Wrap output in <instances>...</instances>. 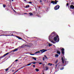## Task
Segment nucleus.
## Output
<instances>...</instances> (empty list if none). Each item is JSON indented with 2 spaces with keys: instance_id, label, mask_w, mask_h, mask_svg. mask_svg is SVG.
<instances>
[{
  "instance_id": "obj_1",
  "label": "nucleus",
  "mask_w": 74,
  "mask_h": 74,
  "mask_svg": "<svg viewBox=\"0 0 74 74\" xmlns=\"http://www.w3.org/2000/svg\"><path fill=\"white\" fill-rule=\"evenodd\" d=\"M51 36H52V38H53V40L55 41H57V38H58V41L57 42H59V36L58 35H56V32H53L51 34Z\"/></svg>"
},
{
  "instance_id": "obj_2",
  "label": "nucleus",
  "mask_w": 74,
  "mask_h": 74,
  "mask_svg": "<svg viewBox=\"0 0 74 74\" xmlns=\"http://www.w3.org/2000/svg\"><path fill=\"white\" fill-rule=\"evenodd\" d=\"M40 51L41 53H44V52H46V51H47V50L45 49H43L42 50H40Z\"/></svg>"
},
{
  "instance_id": "obj_3",
  "label": "nucleus",
  "mask_w": 74,
  "mask_h": 74,
  "mask_svg": "<svg viewBox=\"0 0 74 74\" xmlns=\"http://www.w3.org/2000/svg\"><path fill=\"white\" fill-rule=\"evenodd\" d=\"M59 7H60L59 5H57L54 7V9L55 10H58L59 8Z\"/></svg>"
},
{
  "instance_id": "obj_4",
  "label": "nucleus",
  "mask_w": 74,
  "mask_h": 74,
  "mask_svg": "<svg viewBox=\"0 0 74 74\" xmlns=\"http://www.w3.org/2000/svg\"><path fill=\"white\" fill-rule=\"evenodd\" d=\"M59 1H52L51 2V3H52L53 4H57V2H58Z\"/></svg>"
},
{
  "instance_id": "obj_5",
  "label": "nucleus",
  "mask_w": 74,
  "mask_h": 74,
  "mask_svg": "<svg viewBox=\"0 0 74 74\" xmlns=\"http://www.w3.org/2000/svg\"><path fill=\"white\" fill-rule=\"evenodd\" d=\"M61 51H62V54H63V55H64V48H62V49H61Z\"/></svg>"
},
{
  "instance_id": "obj_6",
  "label": "nucleus",
  "mask_w": 74,
  "mask_h": 74,
  "mask_svg": "<svg viewBox=\"0 0 74 74\" xmlns=\"http://www.w3.org/2000/svg\"><path fill=\"white\" fill-rule=\"evenodd\" d=\"M70 8L71 10V9H74V6L73 5H71L70 6Z\"/></svg>"
},
{
  "instance_id": "obj_7",
  "label": "nucleus",
  "mask_w": 74,
  "mask_h": 74,
  "mask_svg": "<svg viewBox=\"0 0 74 74\" xmlns=\"http://www.w3.org/2000/svg\"><path fill=\"white\" fill-rule=\"evenodd\" d=\"M18 48H16L12 50V52H16V51H18Z\"/></svg>"
},
{
  "instance_id": "obj_8",
  "label": "nucleus",
  "mask_w": 74,
  "mask_h": 74,
  "mask_svg": "<svg viewBox=\"0 0 74 74\" xmlns=\"http://www.w3.org/2000/svg\"><path fill=\"white\" fill-rule=\"evenodd\" d=\"M65 65H64V66H65L66 65H67V64H69V62L67 61H65Z\"/></svg>"
},
{
  "instance_id": "obj_9",
  "label": "nucleus",
  "mask_w": 74,
  "mask_h": 74,
  "mask_svg": "<svg viewBox=\"0 0 74 74\" xmlns=\"http://www.w3.org/2000/svg\"><path fill=\"white\" fill-rule=\"evenodd\" d=\"M57 53L59 54V55H60V51L59 50H57Z\"/></svg>"
},
{
  "instance_id": "obj_10",
  "label": "nucleus",
  "mask_w": 74,
  "mask_h": 74,
  "mask_svg": "<svg viewBox=\"0 0 74 74\" xmlns=\"http://www.w3.org/2000/svg\"><path fill=\"white\" fill-rule=\"evenodd\" d=\"M61 60H62V62L63 64H64V59H63V57H62Z\"/></svg>"
},
{
  "instance_id": "obj_11",
  "label": "nucleus",
  "mask_w": 74,
  "mask_h": 74,
  "mask_svg": "<svg viewBox=\"0 0 74 74\" xmlns=\"http://www.w3.org/2000/svg\"><path fill=\"white\" fill-rule=\"evenodd\" d=\"M10 53H7L5 54H4L3 56V57H5V56H6V55H7L8 54H9Z\"/></svg>"
},
{
  "instance_id": "obj_12",
  "label": "nucleus",
  "mask_w": 74,
  "mask_h": 74,
  "mask_svg": "<svg viewBox=\"0 0 74 74\" xmlns=\"http://www.w3.org/2000/svg\"><path fill=\"white\" fill-rule=\"evenodd\" d=\"M29 14L30 16H33L34 15L33 14L32 12L29 13Z\"/></svg>"
},
{
  "instance_id": "obj_13",
  "label": "nucleus",
  "mask_w": 74,
  "mask_h": 74,
  "mask_svg": "<svg viewBox=\"0 0 74 74\" xmlns=\"http://www.w3.org/2000/svg\"><path fill=\"white\" fill-rule=\"evenodd\" d=\"M1 36H9V35H5V34H1Z\"/></svg>"
},
{
  "instance_id": "obj_14",
  "label": "nucleus",
  "mask_w": 74,
  "mask_h": 74,
  "mask_svg": "<svg viewBox=\"0 0 74 74\" xmlns=\"http://www.w3.org/2000/svg\"><path fill=\"white\" fill-rule=\"evenodd\" d=\"M16 37H17V38H18L19 39V40H21V39H22V38H20V37L18 36H16Z\"/></svg>"
},
{
  "instance_id": "obj_15",
  "label": "nucleus",
  "mask_w": 74,
  "mask_h": 74,
  "mask_svg": "<svg viewBox=\"0 0 74 74\" xmlns=\"http://www.w3.org/2000/svg\"><path fill=\"white\" fill-rule=\"evenodd\" d=\"M32 59L35 60H36L37 59V58L36 57H32Z\"/></svg>"
},
{
  "instance_id": "obj_16",
  "label": "nucleus",
  "mask_w": 74,
  "mask_h": 74,
  "mask_svg": "<svg viewBox=\"0 0 74 74\" xmlns=\"http://www.w3.org/2000/svg\"><path fill=\"white\" fill-rule=\"evenodd\" d=\"M32 64V63H30L29 64H28L26 65V66H30L31 64Z\"/></svg>"
},
{
  "instance_id": "obj_17",
  "label": "nucleus",
  "mask_w": 74,
  "mask_h": 74,
  "mask_svg": "<svg viewBox=\"0 0 74 74\" xmlns=\"http://www.w3.org/2000/svg\"><path fill=\"white\" fill-rule=\"evenodd\" d=\"M55 56V57H58V56H59V55L58 54H56Z\"/></svg>"
},
{
  "instance_id": "obj_18",
  "label": "nucleus",
  "mask_w": 74,
  "mask_h": 74,
  "mask_svg": "<svg viewBox=\"0 0 74 74\" xmlns=\"http://www.w3.org/2000/svg\"><path fill=\"white\" fill-rule=\"evenodd\" d=\"M46 68V70H48V69H49V68L48 66H46L45 67Z\"/></svg>"
},
{
  "instance_id": "obj_19",
  "label": "nucleus",
  "mask_w": 74,
  "mask_h": 74,
  "mask_svg": "<svg viewBox=\"0 0 74 74\" xmlns=\"http://www.w3.org/2000/svg\"><path fill=\"white\" fill-rule=\"evenodd\" d=\"M36 71H39V70L38 69L36 68Z\"/></svg>"
},
{
  "instance_id": "obj_20",
  "label": "nucleus",
  "mask_w": 74,
  "mask_h": 74,
  "mask_svg": "<svg viewBox=\"0 0 74 74\" xmlns=\"http://www.w3.org/2000/svg\"><path fill=\"white\" fill-rule=\"evenodd\" d=\"M9 36H14L13 34H11L9 35Z\"/></svg>"
},
{
  "instance_id": "obj_21",
  "label": "nucleus",
  "mask_w": 74,
  "mask_h": 74,
  "mask_svg": "<svg viewBox=\"0 0 74 74\" xmlns=\"http://www.w3.org/2000/svg\"><path fill=\"white\" fill-rule=\"evenodd\" d=\"M63 69H64V67H63L60 68V70H63Z\"/></svg>"
},
{
  "instance_id": "obj_22",
  "label": "nucleus",
  "mask_w": 74,
  "mask_h": 74,
  "mask_svg": "<svg viewBox=\"0 0 74 74\" xmlns=\"http://www.w3.org/2000/svg\"><path fill=\"white\" fill-rule=\"evenodd\" d=\"M44 57H45V58L46 59H48V57H47V56L45 55L44 56Z\"/></svg>"
},
{
  "instance_id": "obj_23",
  "label": "nucleus",
  "mask_w": 74,
  "mask_h": 74,
  "mask_svg": "<svg viewBox=\"0 0 74 74\" xmlns=\"http://www.w3.org/2000/svg\"><path fill=\"white\" fill-rule=\"evenodd\" d=\"M3 7H4V8H5V7H6V5L5 4H3Z\"/></svg>"
},
{
  "instance_id": "obj_24",
  "label": "nucleus",
  "mask_w": 74,
  "mask_h": 74,
  "mask_svg": "<svg viewBox=\"0 0 74 74\" xmlns=\"http://www.w3.org/2000/svg\"><path fill=\"white\" fill-rule=\"evenodd\" d=\"M51 37V36H50V37H49V40H50V41H51V40H52V39H51V38H50Z\"/></svg>"
},
{
  "instance_id": "obj_25",
  "label": "nucleus",
  "mask_w": 74,
  "mask_h": 74,
  "mask_svg": "<svg viewBox=\"0 0 74 74\" xmlns=\"http://www.w3.org/2000/svg\"><path fill=\"white\" fill-rule=\"evenodd\" d=\"M58 60H57L55 62V63L56 64V63H58Z\"/></svg>"
},
{
  "instance_id": "obj_26",
  "label": "nucleus",
  "mask_w": 74,
  "mask_h": 74,
  "mask_svg": "<svg viewBox=\"0 0 74 74\" xmlns=\"http://www.w3.org/2000/svg\"><path fill=\"white\" fill-rule=\"evenodd\" d=\"M29 5H28L27 6H26L25 8H28V7L29 8Z\"/></svg>"
},
{
  "instance_id": "obj_27",
  "label": "nucleus",
  "mask_w": 74,
  "mask_h": 74,
  "mask_svg": "<svg viewBox=\"0 0 74 74\" xmlns=\"http://www.w3.org/2000/svg\"><path fill=\"white\" fill-rule=\"evenodd\" d=\"M3 34V31H2L0 33V35H1V34Z\"/></svg>"
},
{
  "instance_id": "obj_28",
  "label": "nucleus",
  "mask_w": 74,
  "mask_h": 74,
  "mask_svg": "<svg viewBox=\"0 0 74 74\" xmlns=\"http://www.w3.org/2000/svg\"><path fill=\"white\" fill-rule=\"evenodd\" d=\"M51 46H52V45H51V44L49 43V47H51Z\"/></svg>"
},
{
  "instance_id": "obj_29",
  "label": "nucleus",
  "mask_w": 74,
  "mask_h": 74,
  "mask_svg": "<svg viewBox=\"0 0 74 74\" xmlns=\"http://www.w3.org/2000/svg\"><path fill=\"white\" fill-rule=\"evenodd\" d=\"M12 64L9 67L10 68H11V67H12Z\"/></svg>"
},
{
  "instance_id": "obj_30",
  "label": "nucleus",
  "mask_w": 74,
  "mask_h": 74,
  "mask_svg": "<svg viewBox=\"0 0 74 74\" xmlns=\"http://www.w3.org/2000/svg\"><path fill=\"white\" fill-rule=\"evenodd\" d=\"M8 68H7L5 69V71H8Z\"/></svg>"
},
{
  "instance_id": "obj_31",
  "label": "nucleus",
  "mask_w": 74,
  "mask_h": 74,
  "mask_svg": "<svg viewBox=\"0 0 74 74\" xmlns=\"http://www.w3.org/2000/svg\"><path fill=\"white\" fill-rule=\"evenodd\" d=\"M23 14H27V15H28V14L27 13H23Z\"/></svg>"
},
{
  "instance_id": "obj_32",
  "label": "nucleus",
  "mask_w": 74,
  "mask_h": 74,
  "mask_svg": "<svg viewBox=\"0 0 74 74\" xmlns=\"http://www.w3.org/2000/svg\"><path fill=\"white\" fill-rule=\"evenodd\" d=\"M31 63H33V64H36V62H32Z\"/></svg>"
},
{
  "instance_id": "obj_33",
  "label": "nucleus",
  "mask_w": 74,
  "mask_h": 74,
  "mask_svg": "<svg viewBox=\"0 0 74 74\" xmlns=\"http://www.w3.org/2000/svg\"><path fill=\"white\" fill-rule=\"evenodd\" d=\"M69 4L68 3H67L66 4V6H68V5H69Z\"/></svg>"
},
{
  "instance_id": "obj_34",
  "label": "nucleus",
  "mask_w": 74,
  "mask_h": 74,
  "mask_svg": "<svg viewBox=\"0 0 74 74\" xmlns=\"http://www.w3.org/2000/svg\"><path fill=\"white\" fill-rule=\"evenodd\" d=\"M30 55H34V54L30 53Z\"/></svg>"
},
{
  "instance_id": "obj_35",
  "label": "nucleus",
  "mask_w": 74,
  "mask_h": 74,
  "mask_svg": "<svg viewBox=\"0 0 74 74\" xmlns=\"http://www.w3.org/2000/svg\"><path fill=\"white\" fill-rule=\"evenodd\" d=\"M3 58V56H0V59H1V58Z\"/></svg>"
},
{
  "instance_id": "obj_36",
  "label": "nucleus",
  "mask_w": 74,
  "mask_h": 74,
  "mask_svg": "<svg viewBox=\"0 0 74 74\" xmlns=\"http://www.w3.org/2000/svg\"><path fill=\"white\" fill-rule=\"evenodd\" d=\"M38 53V51H37L35 53V54H36V53Z\"/></svg>"
},
{
  "instance_id": "obj_37",
  "label": "nucleus",
  "mask_w": 74,
  "mask_h": 74,
  "mask_svg": "<svg viewBox=\"0 0 74 74\" xmlns=\"http://www.w3.org/2000/svg\"><path fill=\"white\" fill-rule=\"evenodd\" d=\"M45 58L43 57V60H45Z\"/></svg>"
},
{
  "instance_id": "obj_38",
  "label": "nucleus",
  "mask_w": 74,
  "mask_h": 74,
  "mask_svg": "<svg viewBox=\"0 0 74 74\" xmlns=\"http://www.w3.org/2000/svg\"><path fill=\"white\" fill-rule=\"evenodd\" d=\"M17 61H18V60H16L14 62H16Z\"/></svg>"
},
{
  "instance_id": "obj_39",
  "label": "nucleus",
  "mask_w": 74,
  "mask_h": 74,
  "mask_svg": "<svg viewBox=\"0 0 74 74\" xmlns=\"http://www.w3.org/2000/svg\"><path fill=\"white\" fill-rule=\"evenodd\" d=\"M33 67H36V66H35V65H33Z\"/></svg>"
},
{
  "instance_id": "obj_40",
  "label": "nucleus",
  "mask_w": 74,
  "mask_h": 74,
  "mask_svg": "<svg viewBox=\"0 0 74 74\" xmlns=\"http://www.w3.org/2000/svg\"><path fill=\"white\" fill-rule=\"evenodd\" d=\"M25 46H27V47H29V46H28L27 45H25Z\"/></svg>"
},
{
  "instance_id": "obj_41",
  "label": "nucleus",
  "mask_w": 74,
  "mask_h": 74,
  "mask_svg": "<svg viewBox=\"0 0 74 74\" xmlns=\"http://www.w3.org/2000/svg\"><path fill=\"white\" fill-rule=\"evenodd\" d=\"M29 3L30 4H31V3H32V2H29Z\"/></svg>"
},
{
  "instance_id": "obj_42",
  "label": "nucleus",
  "mask_w": 74,
  "mask_h": 74,
  "mask_svg": "<svg viewBox=\"0 0 74 74\" xmlns=\"http://www.w3.org/2000/svg\"><path fill=\"white\" fill-rule=\"evenodd\" d=\"M74 4V2H72L71 3V4Z\"/></svg>"
},
{
  "instance_id": "obj_43",
  "label": "nucleus",
  "mask_w": 74,
  "mask_h": 74,
  "mask_svg": "<svg viewBox=\"0 0 74 74\" xmlns=\"http://www.w3.org/2000/svg\"><path fill=\"white\" fill-rule=\"evenodd\" d=\"M39 64H42V63L40 62L39 63Z\"/></svg>"
},
{
  "instance_id": "obj_44",
  "label": "nucleus",
  "mask_w": 74,
  "mask_h": 74,
  "mask_svg": "<svg viewBox=\"0 0 74 74\" xmlns=\"http://www.w3.org/2000/svg\"><path fill=\"white\" fill-rule=\"evenodd\" d=\"M18 71H19V70L18 69V70H17V71H16V72H16H16H18Z\"/></svg>"
},
{
  "instance_id": "obj_45",
  "label": "nucleus",
  "mask_w": 74,
  "mask_h": 74,
  "mask_svg": "<svg viewBox=\"0 0 74 74\" xmlns=\"http://www.w3.org/2000/svg\"><path fill=\"white\" fill-rule=\"evenodd\" d=\"M52 64H50V66H52Z\"/></svg>"
},
{
  "instance_id": "obj_46",
  "label": "nucleus",
  "mask_w": 74,
  "mask_h": 74,
  "mask_svg": "<svg viewBox=\"0 0 74 74\" xmlns=\"http://www.w3.org/2000/svg\"><path fill=\"white\" fill-rule=\"evenodd\" d=\"M50 64H51V63H49L48 64V65H49V66H50Z\"/></svg>"
},
{
  "instance_id": "obj_47",
  "label": "nucleus",
  "mask_w": 74,
  "mask_h": 74,
  "mask_svg": "<svg viewBox=\"0 0 74 74\" xmlns=\"http://www.w3.org/2000/svg\"><path fill=\"white\" fill-rule=\"evenodd\" d=\"M51 42H53V40H51Z\"/></svg>"
},
{
  "instance_id": "obj_48",
  "label": "nucleus",
  "mask_w": 74,
  "mask_h": 74,
  "mask_svg": "<svg viewBox=\"0 0 74 74\" xmlns=\"http://www.w3.org/2000/svg\"><path fill=\"white\" fill-rule=\"evenodd\" d=\"M38 53H40V51H38Z\"/></svg>"
},
{
  "instance_id": "obj_49",
  "label": "nucleus",
  "mask_w": 74,
  "mask_h": 74,
  "mask_svg": "<svg viewBox=\"0 0 74 74\" xmlns=\"http://www.w3.org/2000/svg\"><path fill=\"white\" fill-rule=\"evenodd\" d=\"M20 69H21V68H19V69H18V70H20Z\"/></svg>"
},
{
  "instance_id": "obj_50",
  "label": "nucleus",
  "mask_w": 74,
  "mask_h": 74,
  "mask_svg": "<svg viewBox=\"0 0 74 74\" xmlns=\"http://www.w3.org/2000/svg\"><path fill=\"white\" fill-rule=\"evenodd\" d=\"M10 67H8V69H10Z\"/></svg>"
},
{
  "instance_id": "obj_51",
  "label": "nucleus",
  "mask_w": 74,
  "mask_h": 74,
  "mask_svg": "<svg viewBox=\"0 0 74 74\" xmlns=\"http://www.w3.org/2000/svg\"><path fill=\"white\" fill-rule=\"evenodd\" d=\"M26 65H25V66H23V67H26Z\"/></svg>"
},
{
  "instance_id": "obj_52",
  "label": "nucleus",
  "mask_w": 74,
  "mask_h": 74,
  "mask_svg": "<svg viewBox=\"0 0 74 74\" xmlns=\"http://www.w3.org/2000/svg\"><path fill=\"white\" fill-rule=\"evenodd\" d=\"M53 44H55V42H53Z\"/></svg>"
},
{
  "instance_id": "obj_53",
  "label": "nucleus",
  "mask_w": 74,
  "mask_h": 74,
  "mask_svg": "<svg viewBox=\"0 0 74 74\" xmlns=\"http://www.w3.org/2000/svg\"><path fill=\"white\" fill-rule=\"evenodd\" d=\"M12 71V72H14V70H13Z\"/></svg>"
},
{
  "instance_id": "obj_54",
  "label": "nucleus",
  "mask_w": 74,
  "mask_h": 74,
  "mask_svg": "<svg viewBox=\"0 0 74 74\" xmlns=\"http://www.w3.org/2000/svg\"><path fill=\"white\" fill-rule=\"evenodd\" d=\"M56 67H57V65H56Z\"/></svg>"
},
{
  "instance_id": "obj_55",
  "label": "nucleus",
  "mask_w": 74,
  "mask_h": 74,
  "mask_svg": "<svg viewBox=\"0 0 74 74\" xmlns=\"http://www.w3.org/2000/svg\"><path fill=\"white\" fill-rule=\"evenodd\" d=\"M40 2H42V1L40 0Z\"/></svg>"
},
{
  "instance_id": "obj_56",
  "label": "nucleus",
  "mask_w": 74,
  "mask_h": 74,
  "mask_svg": "<svg viewBox=\"0 0 74 74\" xmlns=\"http://www.w3.org/2000/svg\"><path fill=\"white\" fill-rule=\"evenodd\" d=\"M23 67L21 68V69H23Z\"/></svg>"
},
{
  "instance_id": "obj_57",
  "label": "nucleus",
  "mask_w": 74,
  "mask_h": 74,
  "mask_svg": "<svg viewBox=\"0 0 74 74\" xmlns=\"http://www.w3.org/2000/svg\"><path fill=\"white\" fill-rule=\"evenodd\" d=\"M12 1H14V0H11Z\"/></svg>"
},
{
  "instance_id": "obj_58",
  "label": "nucleus",
  "mask_w": 74,
  "mask_h": 74,
  "mask_svg": "<svg viewBox=\"0 0 74 74\" xmlns=\"http://www.w3.org/2000/svg\"><path fill=\"white\" fill-rule=\"evenodd\" d=\"M56 1H57L56 0H55Z\"/></svg>"
},
{
  "instance_id": "obj_59",
  "label": "nucleus",
  "mask_w": 74,
  "mask_h": 74,
  "mask_svg": "<svg viewBox=\"0 0 74 74\" xmlns=\"http://www.w3.org/2000/svg\"><path fill=\"white\" fill-rule=\"evenodd\" d=\"M2 36L1 34L0 35V36Z\"/></svg>"
},
{
  "instance_id": "obj_60",
  "label": "nucleus",
  "mask_w": 74,
  "mask_h": 74,
  "mask_svg": "<svg viewBox=\"0 0 74 74\" xmlns=\"http://www.w3.org/2000/svg\"><path fill=\"white\" fill-rule=\"evenodd\" d=\"M8 10H7V11H8Z\"/></svg>"
},
{
  "instance_id": "obj_61",
  "label": "nucleus",
  "mask_w": 74,
  "mask_h": 74,
  "mask_svg": "<svg viewBox=\"0 0 74 74\" xmlns=\"http://www.w3.org/2000/svg\"><path fill=\"white\" fill-rule=\"evenodd\" d=\"M24 1H26V0H24Z\"/></svg>"
},
{
  "instance_id": "obj_62",
  "label": "nucleus",
  "mask_w": 74,
  "mask_h": 74,
  "mask_svg": "<svg viewBox=\"0 0 74 74\" xmlns=\"http://www.w3.org/2000/svg\"><path fill=\"white\" fill-rule=\"evenodd\" d=\"M14 12H16L15 11V10H14Z\"/></svg>"
},
{
  "instance_id": "obj_63",
  "label": "nucleus",
  "mask_w": 74,
  "mask_h": 74,
  "mask_svg": "<svg viewBox=\"0 0 74 74\" xmlns=\"http://www.w3.org/2000/svg\"><path fill=\"white\" fill-rule=\"evenodd\" d=\"M43 74H44V73H43Z\"/></svg>"
}]
</instances>
